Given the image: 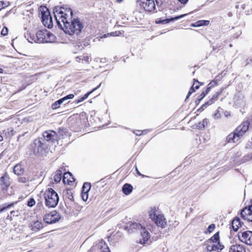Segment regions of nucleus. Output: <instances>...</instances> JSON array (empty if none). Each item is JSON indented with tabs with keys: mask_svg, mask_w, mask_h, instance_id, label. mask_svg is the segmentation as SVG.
Here are the masks:
<instances>
[{
	"mask_svg": "<svg viewBox=\"0 0 252 252\" xmlns=\"http://www.w3.org/2000/svg\"><path fill=\"white\" fill-rule=\"evenodd\" d=\"M54 14L58 27L65 33L78 35L81 32L84 26L79 19H72L73 12L70 8L56 7Z\"/></svg>",
	"mask_w": 252,
	"mask_h": 252,
	"instance_id": "1",
	"label": "nucleus"
},
{
	"mask_svg": "<svg viewBox=\"0 0 252 252\" xmlns=\"http://www.w3.org/2000/svg\"><path fill=\"white\" fill-rule=\"evenodd\" d=\"M45 206L49 208H55L58 204L59 197L56 191L52 188L47 189L43 193Z\"/></svg>",
	"mask_w": 252,
	"mask_h": 252,
	"instance_id": "2",
	"label": "nucleus"
},
{
	"mask_svg": "<svg viewBox=\"0 0 252 252\" xmlns=\"http://www.w3.org/2000/svg\"><path fill=\"white\" fill-rule=\"evenodd\" d=\"M129 228L131 230H140L141 233V238L139 239V243L144 244L147 243L150 238L149 232L146 229L145 227L140 223L137 222H133L129 225Z\"/></svg>",
	"mask_w": 252,
	"mask_h": 252,
	"instance_id": "3",
	"label": "nucleus"
},
{
	"mask_svg": "<svg viewBox=\"0 0 252 252\" xmlns=\"http://www.w3.org/2000/svg\"><path fill=\"white\" fill-rule=\"evenodd\" d=\"M39 15L41 16L43 24L48 28H51L53 27L52 18L50 12L46 7L40 8Z\"/></svg>",
	"mask_w": 252,
	"mask_h": 252,
	"instance_id": "4",
	"label": "nucleus"
},
{
	"mask_svg": "<svg viewBox=\"0 0 252 252\" xmlns=\"http://www.w3.org/2000/svg\"><path fill=\"white\" fill-rule=\"evenodd\" d=\"M156 209H152L150 212V216L157 224V226L162 228L165 227L166 225V220L162 215H157L156 213Z\"/></svg>",
	"mask_w": 252,
	"mask_h": 252,
	"instance_id": "5",
	"label": "nucleus"
},
{
	"mask_svg": "<svg viewBox=\"0 0 252 252\" xmlns=\"http://www.w3.org/2000/svg\"><path fill=\"white\" fill-rule=\"evenodd\" d=\"M91 252H110L109 248L103 240H100L94 245Z\"/></svg>",
	"mask_w": 252,
	"mask_h": 252,
	"instance_id": "6",
	"label": "nucleus"
},
{
	"mask_svg": "<svg viewBox=\"0 0 252 252\" xmlns=\"http://www.w3.org/2000/svg\"><path fill=\"white\" fill-rule=\"evenodd\" d=\"M61 217L57 212L53 211L46 214L43 218V220L47 223H54L58 221Z\"/></svg>",
	"mask_w": 252,
	"mask_h": 252,
	"instance_id": "7",
	"label": "nucleus"
},
{
	"mask_svg": "<svg viewBox=\"0 0 252 252\" xmlns=\"http://www.w3.org/2000/svg\"><path fill=\"white\" fill-rule=\"evenodd\" d=\"M249 123L244 122L240 125L234 130V132L239 138L242 137L248 130L249 126Z\"/></svg>",
	"mask_w": 252,
	"mask_h": 252,
	"instance_id": "8",
	"label": "nucleus"
},
{
	"mask_svg": "<svg viewBox=\"0 0 252 252\" xmlns=\"http://www.w3.org/2000/svg\"><path fill=\"white\" fill-rule=\"evenodd\" d=\"M240 240L248 245H252V231H247L241 233L239 236Z\"/></svg>",
	"mask_w": 252,
	"mask_h": 252,
	"instance_id": "9",
	"label": "nucleus"
},
{
	"mask_svg": "<svg viewBox=\"0 0 252 252\" xmlns=\"http://www.w3.org/2000/svg\"><path fill=\"white\" fill-rule=\"evenodd\" d=\"M29 227L33 233H36L43 228V224L40 220H33L29 223Z\"/></svg>",
	"mask_w": 252,
	"mask_h": 252,
	"instance_id": "10",
	"label": "nucleus"
},
{
	"mask_svg": "<svg viewBox=\"0 0 252 252\" xmlns=\"http://www.w3.org/2000/svg\"><path fill=\"white\" fill-rule=\"evenodd\" d=\"M242 218L248 221H252V204L245 207L241 212Z\"/></svg>",
	"mask_w": 252,
	"mask_h": 252,
	"instance_id": "11",
	"label": "nucleus"
},
{
	"mask_svg": "<svg viewBox=\"0 0 252 252\" xmlns=\"http://www.w3.org/2000/svg\"><path fill=\"white\" fill-rule=\"evenodd\" d=\"M57 132L53 130L46 131L43 133V138L47 141L53 142L57 140Z\"/></svg>",
	"mask_w": 252,
	"mask_h": 252,
	"instance_id": "12",
	"label": "nucleus"
},
{
	"mask_svg": "<svg viewBox=\"0 0 252 252\" xmlns=\"http://www.w3.org/2000/svg\"><path fill=\"white\" fill-rule=\"evenodd\" d=\"M142 5L146 11L149 12L153 11L156 9L154 0H144Z\"/></svg>",
	"mask_w": 252,
	"mask_h": 252,
	"instance_id": "13",
	"label": "nucleus"
},
{
	"mask_svg": "<svg viewBox=\"0 0 252 252\" xmlns=\"http://www.w3.org/2000/svg\"><path fill=\"white\" fill-rule=\"evenodd\" d=\"M9 178L7 174L1 177L0 179V185L3 190H6L10 186Z\"/></svg>",
	"mask_w": 252,
	"mask_h": 252,
	"instance_id": "14",
	"label": "nucleus"
},
{
	"mask_svg": "<svg viewBox=\"0 0 252 252\" xmlns=\"http://www.w3.org/2000/svg\"><path fill=\"white\" fill-rule=\"evenodd\" d=\"M43 145L44 144L40 139H35L32 145L33 148V152L34 153L39 152L40 150L43 148Z\"/></svg>",
	"mask_w": 252,
	"mask_h": 252,
	"instance_id": "15",
	"label": "nucleus"
},
{
	"mask_svg": "<svg viewBox=\"0 0 252 252\" xmlns=\"http://www.w3.org/2000/svg\"><path fill=\"white\" fill-rule=\"evenodd\" d=\"M46 31H39L36 34V39H34V42H43L45 38Z\"/></svg>",
	"mask_w": 252,
	"mask_h": 252,
	"instance_id": "16",
	"label": "nucleus"
},
{
	"mask_svg": "<svg viewBox=\"0 0 252 252\" xmlns=\"http://www.w3.org/2000/svg\"><path fill=\"white\" fill-rule=\"evenodd\" d=\"M229 252H246L244 247L239 244H235L230 247Z\"/></svg>",
	"mask_w": 252,
	"mask_h": 252,
	"instance_id": "17",
	"label": "nucleus"
},
{
	"mask_svg": "<svg viewBox=\"0 0 252 252\" xmlns=\"http://www.w3.org/2000/svg\"><path fill=\"white\" fill-rule=\"evenodd\" d=\"M63 181L64 184H69L70 183L74 181L72 174L70 172L65 173L63 177Z\"/></svg>",
	"mask_w": 252,
	"mask_h": 252,
	"instance_id": "18",
	"label": "nucleus"
},
{
	"mask_svg": "<svg viewBox=\"0 0 252 252\" xmlns=\"http://www.w3.org/2000/svg\"><path fill=\"white\" fill-rule=\"evenodd\" d=\"M239 139L234 131L230 133L226 137V141L228 143H235Z\"/></svg>",
	"mask_w": 252,
	"mask_h": 252,
	"instance_id": "19",
	"label": "nucleus"
},
{
	"mask_svg": "<svg viewBox=\"0 0 252 252\" xmlns=\"http://www.w3.org/2000/svg\"><path fill=\"white\" fill-rule=\"evenodd\" d=\"M56 40V36L54 34L46 31L45 38L44 42H53Z\"/></svg>",
	"mask_w": 252,
	"mask_h": 252,
	"instance_id": "20",
	"label": "nucleus"
},
{
	"mask_svg": "<svg viewBox=\"0 0 252 252\" xmlns=\"http://www.w3.org/2000/svg\"><path fill=\"white\" fill-rule=\"evenodd\" d=\"M193 80H194L193 84L191 86V87L190 89V91H189V92L188 93V94H187V98H188L189 97L190 95L193 92H195V90H197L199 88V83H200L199 82L196 80L195 79H194Z\"/></svg>",
	"mask_w": 252,
	"mask_h": 252,
	"instance_id": "21",
	"label": "nucleus"
},
{
	"mask_svg": "<svg viewBox=\"0 0 252 252\" xmlns=\"http://www.w3.org/2000/svg\"><path fill=\"white\" fill-rule=\"evenodd\" d=\"M13 171L15 174L20 176L24 173V169L22 165L17 164L14 167Z\"/></svg>",
	"mask_w": 252,
	"mask_h": 252,
	"instance_id": "22",
	"label": "nucleus"
},
{
	"mask_svg": "<svg viewBox=\"0 0 252 252\" xmlns=\"http://www.w3.org/2000/svg\"><path fill=\"white\" fill-rule=\"evenodd\" d=\"M132 186L128 184H125L122 188L123 192L126 195L129 194L132 190Z\"/></svg>",
	"mask_w": 252,
	"mask_h": 252,
	"instance_id": "23",
	"label": "nucleus"
},
{
	"mask_svg": "<svg viewBox=\"0 0 252 252\" xmlns=\"http://www.w3.org/2000/svg\"><path fill=\"white\" fill-rule=\"evenodd\" d=\"M240 226L241 222L239 219H234L232 221V227L235 231H237Z\"/></svg>",
	"mask_w": 252,
	"mask_h": 252,
	"instance_id": "24",
	"label": "nucleus"
},
{
	"mask_svg": "<svg viewBox=\"0 0 252 252\" xmlns=\"http://www.w3.org/2000/svg\"><path fill=\"white\" fill-rule=\"evenodd\" d=\"M219 232L215 234L210 239H209L206 242L209 243H216L219 242Z\"/></svg>",
	"mask_w": 252,
	"mask_h": 252,
	"instance_id": "25",
	"label": "nucleus"
},
{
	"mask_svg": "<svg viewBox=\"0 0 252 252\" xmlns=\"http://www.w3.org/2000/svg\"><path fill=\"white\" fill-rule=\"evenodd\" d=\"M101 86V83L99 84V85L98 86H97L96 88H95L94 89H93V90L90 92H88V93H87L86 94H85L84 95V96L82 97L80 99L76 100V102L77 103H80L83 101H84V100H85L86 98H88V97L89 96V95L92 93L95 90H97V89H98Z\"/></svg>",
	"mask_w": 252,
	"mask_h": 252,
	"instance_id": "26",
	"label": "nucleus"
},
{
	"mask_svg": "<svg viewBox=\"0 0 252 252\" xmlns=\"http://www.w3.org/2000/svg\"><path fill=\"white\" fill-rule=\"evenodd\" d=\"M62 177V171L61 170H58L54 176V180L56 183H59L61 181Z\"/></svg>",
	"mask_w": 252,
	"mask_h": 252,
	"instance_id": "27",
	"label": "nucleus"
},
{
	"mask_svg": "<svg viewBox=\"0 0 252 252\" xmlns=\"http://www.w3.org/2000/svg\"><path fill=\"white\" fill-rule=\"evenodd\" d=\"M30 179L27 175H24L23 176H20L18 178V181L20 183H26L30 181Z\"/></svg>",
	"mask_w": 252,
	"mask_h": 252,
	"instance_id": "28",
	"label": "nucleus"
},
{
	"mask_svg": "<svg viewBox=\"0 0 252 252\" xmlns=\"http://www.w3.org/2000/svg\"><path fill=\"white\" fill-rule=\"evenodd\" d=\"M66 132V129L63 128H59L58 132L57 133L58 135L57 139L61 138L62 137H63L64 134H65Z\"/></svg>",
	"mask_w": 252,
	"mask_h": 252,
	"instance_id": "29",
	"label": "nucleus"
},
{
	"mask_svg": "<svg viewBox=\"0 0 252 252\" xmlns=\"http://www.w3.org/2000/svg\"><path fill=\"white\" fill-rule=\"evenodd\" d=\"M187 15V14H185L181 15H180L179 16L175 17L174 18H171V19H166L165 20L162 21V22L163 23L165 21H166V23H168L170 21H175V20H179V19H181V18L184 17Z\"/></svg>",
	"mask_w": 252,
	"mask_h": 252,
	"instance_id": "30",
	"label": "nucleus"
},
{
	"mask_svg": "<svg viewBox=\"0 0 252 252\" xmlns=\"http://www.w3.org/2000/svg\"><path fill=\"white\" fill-rule=\"evenodd\" d=\"M207 247L206 249L208 252H211L212 251H216V247H215V244L213 243H207Z\"/></svg>",
	"mask_w": 252,
	"mask_h": 252,
	"instance_id": "31",
	"label": "nucleus"
},
{
	"mask_svg": "<svg viewBox=\"0 0 252 252\" xmlns=\"http://www.w3.org/2000/svg\"><path fill=\"white\" fill-rule=\"evenodd\" d=\"M91 188V184L85 183L82 187V191L89 192Z\"/></svg>",
	"mask_w": 252,
	"mask_h": 252,
	"instance_id": "32",
	"label": "nucleus"
},
{
	"mask_svg": "<svg viewBox=\"0 0 252 252\" xmlns=\"http://www.w3.org/2000/svg\"><path fill=\"white\" fill-rule=\"evenodd\" d=\"M14 205V203H11L8 205L4 204V206L0 209V213L4 211L6 209H9Z\"/></svg>",
	"mask_w": 252,
	"mask_h": 252,
	"instance_id": "33",
	"label": "nucleus"
},
{
	"mask_svg": "<svg viewBox=\"0 0 252 252\" xmlns=\"http://www.w3.org/2000/svg\"><path fill=\"white\" fill-rule=\"evenodd\" d=\"M209 23V21L207 20H201L198 21L197 24V26H205V25H208Z\"/></svg>",
	"mask_w": 252,
	"mask_h": 252,
	"instance_id": "34",
	"label": "nucleus"
},
{
	"mask_svg": "<svg viewBox=\"0 0 252 252\" xmlns=\"http://www.w3.org/2000/svg\"><path fill=\"white\" fill-rule=\"evenodd\" d=\"M63 102L61 99H59L56 101L54 103H53L52 105L53 109H56L58 108L60 106V105L62 104Z\"/></svg>",
	"mask_w": 252,
	"mask_h": 252,
	"instance_id": "35",
	"label": "nucleus"
},
{
	"mask_svg": "<svg viewBox=\"0 0 252 252\" xmlns=\"http://www.w3.org/2000/svg\"><path fill=\"white\" fill-rule=\"evenodd\" d=\"M74 97V94H69L63 97L61 99L63 103L64 102H65V101H66L68 99H72Z\"/></svg>",
	"mask_w": 252,
	"mask_h": 252,
	"instance_id": "36",
	"label": "nucleus"
},
{
	"mask_svg": "<svg viewBox=\"0 0 252 252\" xmlns=\"http://www.w3.org/2000/svg\"><path fill=\"white\" fill-rule=\"evenodd\" d=\"M35 201L32 198H30L27 202V205L30 207H32V206H33L35 205Z\"/></svg>",
	"mask_w": 252,
	"mask_h": 252,
	"instance_id": "37",
	"label": "nucleus"
},
{
	"mask_svg": "<svg viewBox=\"0 0 252 252\" xmlns=\"http://www.w3.org/2000/svg\"><path fill=\"white\" fill-rule=\"evenodd\" d=\"M5 131V134L9 137L12 136L14 134V130L12 128H8Z\"/></svg>",
	"mask_w": 252,
	"mask_h": 252,
	"instance_id": "38",
	"label": "nucleus"
},
{
	"mask_svg": "<svg viewBox=\"0 0 252 252\" xmlns=\"http://www.w3.org/2000/svg\"><path fill=\"white\" fill-rule=\"evenodd\" d=\"M66 197L67 198L70 200H73V196L70 190L66 191Z\"/></svg>",
	"mask_w": 252,
	"mask_h": 252,
	"instance_id": "39",
	"label": "nucleus"
},
{
	"mask_svg": "<svg viewBox=\"0 0 252 252\" xmlns=\"http://www.w3.org/2000/svg\"><path fill=\"white\" fill-rule=\"evenodd\" d=\"M214 102V99L212 98L205 104L202 105V107H206L207 106L210 105Z\"/></svg>",
	"mask_w": 252,
	"mask_h": 252,
	"instance_id": "40",
	"label": "nucleus"
},
{
	"mask_svg": "<svg viewBox=\"0 0 252 252\" xmlns=\"http://www.w3.org/2000/svg\"><path fill=\"white\" fill-rule=\"evenodd\" d=\"M88 192L85 191H82V197L84 201H86L88 198Z\"/></svg>",
	"mask_w": 252,
	"mask_h": 252,
	"instance_id": "41",
	"label": "nucleus"
},
{
	"mask_svg": "<svg viewBox=\"0 0 252 252\" xmlns=\"http://www.w3.org/2000/svg\"><path fill=\"white\" fill-rule=\"evenodd\" d=\"M158 7L162 6L164 4V0H156Z\"/></svg>",
	"mask_w": 252,
	"mask_h": 252,
	"instance_id": "42",
	"label": "nucleus"
},
{
	"mask_svg": "<svg viewBox=\"0 0 252 252\" xmlns=\"http://www.w3.org/2000/svg\"><path fill=\"white\" fill-rule=\"evenodd\" d=\"M215 227V224H211L208 226L207 230L209 233H211L214 230Z\"/></svg>",
	"mask_w": 252,
	"mask_h": 252,
	"instance_id": "43",
	"label": "nucleus"
},
{
	"mask_svg": "<svg viewBox=\"0 0 252 252\" xmlns=\"http://www.w3.org/2000/svg\"><path fill=\"white\" fill-rule=\"evenodd\" d=\"M215 247H216V251L219 250H222L223 248V246L221 245L220 242L217 243V244H215Z\"/></svg>",
	"mask_w": 252,
	"mask_h": 252,
	"instance_id": "44",
	"label": "nucleus"
},
{
	"mask_svg": "<svg viewBox=\"0 0 252 252\" xmlns=\"http://www.w3.org/2000/svg\"><path fill=\"white\" fill-rule=\"evenodd\" d=\"M242 163H244V162L250 161V158L249 155L244 157L243 158H242Z\"/></svg>",
	"mask_w": 252,
	"mask_h": 252,
	"instance_id": "45",
	"label": "nucleus"
},
{
	"mask_svg": "<svg viewBox=\"0 0 252 252\" xmlns=\"http://www.w3.org/2000/svg\"><path fill=\"white\" fill-rule=\"evenodd\" d=\"M8 29L6 27H4L1 31V34L2 35H6L8 33Z\"/></svg>",
	"mask_w": 252,
	"mask_h": 252,
	"instance_id": "46",
	"label": "nucleus"
},
{
	"mask_svg": "<svg viewBox=\"0 0 252 252\" xmlns=\"http://www.w3.org/2000/svg\"><path fill=\"white\" fill-rule=\"evenodd\" d=\"M206 94H205L204 92H203L198 97V100H201L202 99H203L206 95Z\"/></svg>",
	"mask_w": 252,
	"mask_h": 252,
	"instance_id": "47",
	"label": "nucleus"
},
{
	"mask_svg": "<svg viewBox=\"0 0 252 252\" xmlns=\"http://www.w3.org/2000/svg\"><path fill=\"white\" fill-rule=\"evenodd\" d=\"M220 113H219V111H218L214 115V117L215 118V119H218L220 117Z\"/></svg>",
	"mask_w": 252,
	"mask_h": 252,
	"instance_id": "48",
	"label": "nucleus"
},
{
	"mask_svg": "<svg viewBox=\"0 0 252 252\" xmlns=\"http://www.w3.org/2000/svg\"><path fill=\"white\" fill-rule=\"evenodd\" d=\"M4 3L2 1H0V10L4 7Z\"/></svg>",
	"mask_w": 252,
	"mask_h": 252,
	"instance_id": "49",
	"label": "nucleus"
},
{
	"mask_svg": "<svg viewBox=\"0 0 252 252\" xmlns=\"http://www.w3.org/2000/svg\"><path fill=\"white\" fill-rule=\"evenodd\" d=\"M11 214L13 215V216H18V212L17 211H12L10 212Z\"/></svg>",
	"mask_w": 252,
	"mask_h": 252,
	"instance_id": "50",
	"label": "nucleus"
},
{
	"mask_svg": "<svg viewBox=\"0 0 252 252\" xmlns=\"http://www.w3.org/2000/svg\"><path fill=\"white\" fill-rule=\"evenodd\" d=\"M89 57L88 56H86V57L83 56L82 57V60H84L86 62H88L89 61Z\"/></svg>",
	"mask_w": 252,
	"mask_h": 252,
	"instance_id": "51",
	"label": "nucleus"
},
{
	"mask_svg": "<svg viewBox=\"0 0 252 252\" xmlns=\"http://www.w3.org/2000/svg\"><path fill=\"white\" fill-rule=\"evenodd\" d=\"M110 35H112V36H118L119 35V34H117V32H112L111 33H110Z\"/></svg>",
	"mask_w": 252,
	"mask_h": 252,
	"instance_id": "52",
	"label": "nucleus"
},
{
	"mask_svg": "<svg viewBox=\"0 0 252 252\" xmlns=\"http://www.w3.org/2000/svg\"><path fill=\"white\" fill-rule=\"evenodd\" d=\"M178 0L183 4L186 3L188 1V0Z\"/></svg>",
	"mask_w": 252,
	"mask_h": 252,
	"instance_id": "53",
	"label": "nucleus"
},
{
	"mask_svg": "<svg viewBox=\"0 0 252 252\" xmlns=\"http://www.w3.org/2000/svg\"><path fill=\"white\" fill-rule=\"evenodd\" d=\"M82 57H77L76 58V61L77 62H79L80 60H82Z\"/></svg>",
	"mask_w": 252,
	"mask_h": 252,
	"instance_id": "54",
	"label": "nucleus"
},
{
	"mask_svg": "<svg viewBox=\"0 0 252 252\" xmlns=\"http://www.w3.org/2000/svg\"><path fill=\"white\" fill-rule=\"evenodd\" d=\"M210 87H208V88H207L206 90L205 91V92H205V94H207L208 93V92H209V91H210Z\"/></svg>",
	"mask_w": 252,
	"mask_h": 252,
	"instance_id": "55",
	"label": "nucleus"
},
{
	"mask_svg": "<svg viewBox=\"0 0 252 252\" xmlns=\"http://www.w3.org/2000/svg\"><path fill=\"white\" fill-rule=\"evenodd\" d=\"M136 172H137V174H138V175H140V176H143V175L140 173V172L138 171V169H137V168L136 167Z\"/></svg>",
	"mask_w": 252,
	"mask_h": 252,
	"instance_id": "56",
	"label": "nucleus"
},
{
	"mask_svg": "<svg viewBox=\"0 0 252 252\" xmlns=\"http://www.w3.org/2000/svg\"><path fill=\"white\" fill-rule=\"evenodd\" d=\"M3 136H1V135H0V142L3 141Z\"/></svg>",
	"mask_w": 252,
	"mask_h": 252,
	"instance_id": "57",
	"label": "nucleus"
},
{
	"mask_svg": "<svg viewBox=\"0 0 252 252\" xmlns=\"http://www.w3.org/2000/svg\"><path fill=\"white\" fill-rule=\"evenodd\" d=\"M250 160H252V153L249 155Z\"/></svg>",
	"mask_w": 252,
	"mask_h": 252,
	"instance_id": "58",
	"label": "nucleus"
},
{
	"mask_svg": "<svg viewBox=\"0 0 252 252\" xmlns=\"http://www.w3.org/2000/svg\"><path fill=\"white\" fill-rule=\"evenodd\" d=\"M191 26H192V27H197V25H196L195 24H191Z\"/></svg>",
	"mask_w": 252,
	"mask_h": 252,
	"instance_id": "59",
	"label": "nucleus"
},
{
	"mask_svg": "<svg viewBox=\"0 0 252 252\" xmlns=\"http://www.w3.org/2000/svg\"><path fill=\"white\" fill-rule=\"evenodd\" d=\"M3 72V69L1 68H0V73H2Z\"/></svg>",
	"mask_w": 252,
	"mask_h": 252,
	"instance_id": "60",
	"label": "nucleus"
},
{
	"mask_svg": "<svg viewBox=\"0 0 252 252\" xmlns=\"http://www.w3.org/2000/svg\"><path fill=\"white\" fill-rule=\"evenodd\" d=\"M235 7H236V9H238L239 8V5H236Z\"/></svg>",
	"mask_w": 252,
	"mask_h": 252,
	"instance_id": "61",
	"label": "nucleus"
},
{
	"mask_svg": "<svg viewBox=\"0 0 252 252\" xmlns=\"http://www.w3.org/2000/svg\"><path fill=\"white\" fill-rule=\"evenodd\" d=\"M123 0H117V1L119 2H120L121 1H122Z\"/></svg>",
	"mask_w": 252,
	"mask_h": 252,
	"instance_id": "62",
	"label": "nucleus"
},
{
	"mask_svg": "<svg viewBox=\"0 0 252 252\" xmlns=\"http://www.w3.org/2000/svg\"><path fill=\"white\" fill-rule=\"evenodd\" d=\"M203 122V124L207 123L206 120H204Z\"/></svg>",
	"mask_w": 252,
	"mask_h": 252,
	"instance_id": "63",
	"label": "nucleus"
},
{
	"mask_svg": "<svg viewBox=\"0 0 252 252\" xmlns=\"http://www.w3.org/2000/svg\"><path fill=\"white\" fill-rule=\"evenodd\" d=\"M242 8H243V9H244L245 8V6H244V5H243L242 6Z\"/></svg>",
	"mask_w": 252,
	"mask_h": 252,
	"instance_id": "64",
	"label": "nucleus"
}]
</instances>
